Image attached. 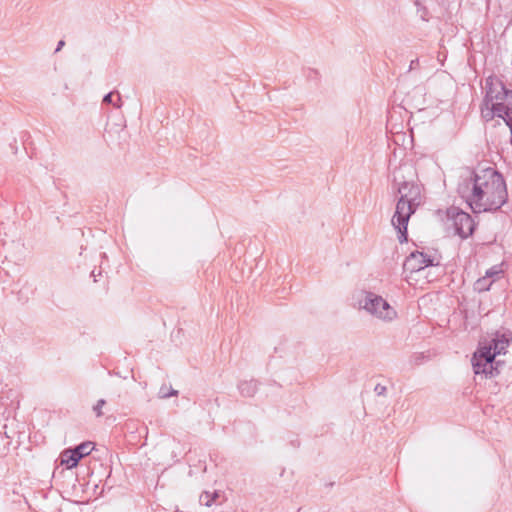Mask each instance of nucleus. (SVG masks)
I'll return each instance as SVG.
<instances>
[{
	"mask_svg": "<svg viewBox=\"0 0 512 512\" xmlns=\"http://www.w3.org/2000/svg\"><path fill=\"white\" fill-rule=\"evenodd\" d=\"M243 395L251 396L254 393V386L249 383H244L240 386Z\"/></svg>",
	"mask_w": 512,
	"mask_h": 512,
	"instance_id": "14",
	"label": "nucleus"
},
{
	"mask_svg": "<svg viewBox=\"0 0 512 512\" xmlns=\"http://www.w3.org/2000/svg\"><path fill=\"white\" fill-rule=\"evenodd\" d=\"M456 233L462 237L467 238L473 233L474 222L471 216L465 212H457L453 218Z\"/></svg>",
	"mask_w": 512,
	"mask_h": 512,
	"instance_id": "7",
	"label": "nucleus"
},
{
	"mask_svg": "<svg viewBox=\"0 0 512 512\" xmlns=\"http://www.w3.org/2000/svg\"><path fill=\"white\" fill-rule=\"evenodd\" d=\"M71 452L73 453V458H77V463H78L81 458H78V453L76 452V448L74 450H71Z\"/></svg>",
	"mask_w": 512,
	"mask_h": 512,
	"instance_id": "19",
	"label": "nucleus"
},
{
	"mask_svg": "<svg viewBox=\"0 0 512 512\" xmlns=\"http://www.w3.org/2000/svg\"><path fill=\"white\" fill-rule=\"evenodd\" d=\"M103 103L112 104L113 106L120 108L122 101L119 93L117 92H110L103 98Z\"/></svg>",
	"mask_w": 512,
	"mask_h": 512,
	"instance_id": "10",
	"label": "nucleus"
},
{
	"mask_svg": "<svg viewBox=\"0 0 512 512\" xmlns=\"http://www.w3.org/2000/svg\"><path fill=\"white\" fill-rule=\"evenodd\" d=\"M486 95L481 108V116L489 121L502 120L512 128V90L506 88L497 77H488L485 82Z\"/></svg>",
	"mask_w": 512,
	"mask_h": 512,
	"instance_id": "3",
	"label": "nucleus"
},
{
	"mask_svg": "<svg viewBox=\"0 0 512 512\" xmlns=\"http://www.w3.org/2000/svg\"><path fill=\"white\" fill-rule=\"evenodd\" d=\"M105 400L104 399H100L97 404L93 407V410L94 412L96 413V415L99 417L102 415V407L105 405Z\"/></svg>",
	"mask_w": 512,
	"mask_h": 512,
	"instance_id": "16",
	"label": "nucleus"
},
{
	"mask_svg": "<svg viewBox=\"0 0 512 512\" xmlns=\"http://www.w3.org/2000/svg\"><path fill=\"white\" fill-rule=\"evenodd\" d=\"M510 142L512 144V130H510Z\"/></svg>",
	"mask_w": 512,
	"mask_h": 512,
	"instance_id": "20",
	"label": "nucleus"
},
{
	"mask_svg": "<svg viewBox=\"0 0 512 512\" xmlns=\"http://www.w3.org/2000/svg\"><path fill=\"white\" fill-rule=\"evenodd\" d=\"M458 191L475 213L498 210L507 201L504 179L491 167L476 171L460 183Z\"/></svg>",
	"mask_w": 512,
	"mask_h": 512,
	"instance_id": "1",
	"label": "nucleus"
},
{
	"mask_svg": "<svg viewBox=\"0 0 512 512\" xmlns=\"http://www.w3.org/2000/svg\"><path fill=\"white\" fill-rule=\"evenodd\" d=\"M61 464L65 465L67 468H73L77 466V458H73V453L71 450H65L61 453L60 456Z\"/></svg>",
	"mask_w": 512,
	"mask_h": 512,
	"instance_id": "9",
	"label": "nucleus"
},
{
	"mask_svg": "<svg viewBox=\"0 0 512 512\" xmlns=\"http://www.w3.org/2000/svg\"><path fill=\"white\" fill-rule=\"evenodd\" d=\"M403 168L394 174V183L400 195L391 224L398 233L399 242L407 241V225L412 214L421 204V188L413 181H406L403 177Z\"/></svg>",
	"mask_w": 512,
	"mask_h": 512,
	"instance_id": "2",
	"label": "nucleus"
},
{
	"mask_svg": "<svg viewBox=\"0 0 512 512\" xmlns=\"http://www.w3.org/2000/svg\"><path fill=\"white\" fill-rule=\"evenodd\" d=\"M176 394H177V391L173 390L170 394H166V393H164V394L162 395V397H163V398H167V397H169V396L176 395Z\"/></svg>",
	"mask_w": 512,
	"mask_h": 512,
	"instance_id": "18",
	"label": "nucleus"
},
{
	"mask_svg": "<svg viewBox=\"0 0 512 512\" xmlns=\"http://www.w3.org/2000/svg\"><path fill=\"white\" fill-rule=\"evenodd\" d=\"M358 308L365 310L374 318L383 322H392L397 318V312L383 297L372 293L362 292L357 300Z\"/></svg>",
	"mask_w": 512,
	"mask_h": 512,
	"instance_id": "5",
	"label": "nucleus"
},
{
	"mask_svg": "<svg viewBox=\"0 0 512 512\" xmlns=\"http://www.w3.org/2000/svg\"><path fill=\"white\" fill-rule=\"evenodd\" d=\"M511 342V332H496L490 341H481L471 359L474 373L484 378L496 376L499 373V361L495 358L505 353Z\"/></svg>",
	"mask_w": 512,
	"mask_h": 512,
	"instance_id": "4",
	"label": "nucleus"
},
{
	"mask_svg": "<svg viewBox=\"0 0 512 512\" xmlns=\"http://www.w3.org/2000/svg\"><path fill=\"white\" fill-rule=\"evenodd\" d=\"M433 260L425 256L422 252H412L403 264L404 272L406 273H421L428 266H433Z\"/></svg>",
	"mask_w": 512,
	"mask_h": 512,
	"instance_id": "6",
	"label": "nucleus"
},
{
	"mask_svg": "<svg viewBox=\"0 0 512 512\" xmlns=\"http://www.w3.org/2000/svg\"><path fill=\"white\" fill-rule=\"evenodd\" d=\"M218 497V493L203 492L199 497V502L206 507H211L215 499Z\"/></svg>",
	"mask_w": 512,
	"mask_h": 512,
	"instance_id": "12",
	"label": "nucleus"
},
{
	"mask_svg": "<svg viewBox=\"0 0 512 512\" xmlns=\"http://www.w3.org/2000/svg\"><path fill=\"white\" fill-rule=\"evenodd\" d=\"M501 273V270H499L497 267H492L491 269L487 270L486 271V277H488V279L490 280H493L499 276V274Z\"/></svg>",
	"mask_w": 512,
	"mask_h": 512,
	"instance_id": "15",
	"label": "nucleus"
},
{
	"mask_svg": "<svg viewBox=\"0 0 512 512\" xmlns=\"http://www.w3.org/2000/svg\"><path fill=\"white\" fill-rule=\"evenodd\" d=\"M92 442H84L76 447V452L78 453V458H83L91 453L93 450Z\"/></svg>",
	"mask_w": 512,
	"mask_h": 512,
	"instance_id": "13",
	"label": "nucleus"
},
{
	"mask_svg": "<svg viewBox=\"0 0 512 512\" xmlns=\"http://www.w3.org/2000/svg\"><path fill=\"white\" fill-rule=\"evenodd\" d=\"M492 283H493V280H490V279H488V277L484 276L482 278H479L474 283V289L479 291V292H484V291H487L490 288Z\"/></svg>",
	"mask_w": 512,
	"mask_h": 512,
	"instance_id": "11",
	"label": "nucleus"
},
{
	"mask_svg": "<svg viewBox=\"0 0 512 512\" xmlns=\"http://www.w3.org/2000/svg\"><path fill=\"white\" fill-rule=\"evenodd\" d=\"M64 45H65V42H64L63 40H60V41L58 42V45H57V48H56V50H55V51H56V52H59V51L62 49V47H63Z\"/></svg>",
	"mask_w": 512,
	"mask_h": 512,
	"instance_id": "17",
	"label": "nucleus"
},
{
	"mask_svg": "<svg viewBox=\"0 0 512 512\" xmlns=\"http://www.w3.org/2000/svg\"><path fill=\"white\" fill-rule=\"evenodd\" d=\"M413 130H399L393 133V141L396 144H401L404 148L412 147L413 144Z\"/></svg>",
	"mask_w": 512,
	"mask_h": 512,
	"instance_id": "8",
	"label": "nucleus"
}]
</instances>
